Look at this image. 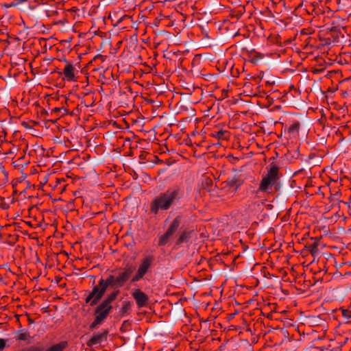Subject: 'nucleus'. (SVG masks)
<instances>
[{
  "instance_id": "39448f33",
  "label": "nucleus",
  "mask_w": 351,
  "mask_h": 351,
  "mask_svg": "<svg viewBox=\"0 0 351 351\" xmlns=\"http://www.w3.org/2000/svg\"><path fill=\"white\" fill-rule=\"evenodd\" d=\"M112 306H105L100 304L95 309V317L94 321L89 326L90 329L93 330L97 326L101 324L109 315Z\"/></svg>"
},
{
  "instance_id": "6ab92c4d",
  "label": "nucleus",
  "mask_w": 351,
  "mask_h": 351,
  "mask_svg": "<svg viewBox=\"0 0 351 351\" xmlns=\"http://www.w3.org/2000/svg\"><path fill=\"white\" fill-rule=\"evenodd\" d=\"M188 238H189V236H188L187 233L184 232V233L182 234L178 240V243L180 244V243H182L184 242H186L188 240Z\"/></svg>"
},
{
  "instance_id": "f257e3e1",
  "label": "nucleus",
  "mask_w": 351,
  "mask_h": 351,
  "mask_svg": "<svg viewBox=\"0 0 351 351\" xmlns=\"http://www.w3.org/2000/svg\"><path fill=\"white\" fill-rule=\"evenodd\" d=\"M184 195V190L179 186L168 188L156 195L150 202L149 212L157 215L179 205Z\"/></svg>"
},
{
  "instance_id": "9d476101",
  "label": "nucleus",
  "mask_w": 351,
  "mask_h": 351,
  "mask_svg": "<svg viewBox=\"0 0 351 351\" xmlns=\"http://www.w3.org/2000/svg\"><path fill=\"white\" fill-rule=\"evenodd\" d=\"M106 333L107 332L105 331L101 333L94 334L93 336L88 341V345L92 346L100 343L104 340Z\"/></svg>"
},
{
  "instance_id": "dca6fc26",
  "label": "nucleus",
  "mask_w": 351,
  "mask_h": 351,
  "mask_svg": "<svg viewBox=\"0 0 351 351\" xmlns=\"http://www.w3.org/2000/svg\"><path fill=\"white\" fill-rule=\"evenodd\" d=\"M300 130V123L294 121L289 128L288 132L290 134L295 136L298 134Z\"/></svg>"
},
{
  "instance_id": "4468645a",
  "label": "nucleus",
  "mask_w": 351,
  "mask_h": 351,
  "mask_svg": "<svg viewBox=\"0 0 351 351\" xmlns=\"http://www.w3.org/2000/svg\"><path fill=\"white\" fill-rule=\"evenodd\" d=\"M210 135L219 140H228L229 138L228 132L223 130H219L217 132H213Z\"/></svg>"
},
{
  "instance_id": "1a4fd4ad",
  "label": "nucleus",
  "mask_w": 351,
  "mask_h": 351,
  "mask_svg": "<svg viewBox=\"0 0 351 351\" xmlns=\"http://www.w3.org/2000/svg\"><path fill=\"white\" fill-rule=\"evenodd\" d=\"M14 339L16 341H29L31 339L30 333L26 330H19L14 332Z\"/></svg>"
},
{
  "instance_id": "a211bd4d",
  "label": "nucleus",
  "mask_w": 351,
  "mask_h": 351,
  "mask_svg": "<svg viewBox=\"0 0 351 351\" xmlns=\"http://www.w3.org/2000/svg\"><path fill=\"white\" fill-rule=\"evenodd\" d=\"M20 351H41L40 346H32L22 348Z\"/></svg>"
},
{
  "instance_id": "ddd939ff",
  "label": "nucleus",
  "mask_w": 351,
  "mask_h": 351,
  "mask_svg": "<svg viewBox=\"0 0 351 351\" xmlns=\"http://www.w3.org/2000/svg\"><path fill=\"white\" fill-rule=\"evenodd\" d=\"M239 186V184H237V181L234 180V178H232L231 180H228V182L226 183V186H224L223 189H225L227 186L229 187V189L230 190V193L228 195V197H231L234 194V193L236 192Z\"/></svg>"
},
{
  "instance_id": "aec40b11",
  "label": "nucleus",
  "mask_w": 351,
  "mask_h": 351,
  "mask_svg": "<svg viewBox=\"0 0 351 351\" xmlns=\"http://www.w3.org/2000/svg\"><path fill=\"white\" fill-rule=\"evenodd\" d=\"M342 315L346 319H350L351 317V311L349 310H343Z\"/></svg>"
},
{
  "instance_id": "0eeeda50",
  "label": "nucleus",
  "mask_w": 351,
  "mask_h": 351,
  "mask_svg": "<svg viewBox=\"0 0 351 351\" xmlns=\"http://www.w3.org/2000/svg\"><path fill=\"white\" fill-rule=\"evenodd\" d=\"M262 204L258 201H249L244 207L245 211L249 215H255L261 211Z\"/></svg>"
},
{
  "instance_id": "b1692460",
  "label": "nucleus",
  "mask_w": 351,
  "mask_h": 351,
  "mask_svg": "<svg viewBox=\"0 0 351 351\" xmlns=\"http://www.w3.org/2000/svg\"><path fill=\"white\" fill-rule=\"evenodd\" d=\"M29 322L30 324H32V323H33V321H32L31 319H29Z\"/></svg>"
},
{
  "instance_id": "f3484780",
  "label": "nucleus",
  "mask_w": 351,
  "mask_h": 351,
  "mask_svg": "<svg viewBox=\"0 0 351 351\" xmlns=\"http://www.w3.org/2000/svg\"><path fill=\"white\" fill-rule=\"evenodd\" d=\"M172 234H169V231L167 230V232L160 238L159 240V245H165L167 244V243L169 241V239L172 236Z\"/></svg>"
},
{
  "instance_id": "20e7f679",
  "label": "nucleus",
  "mask_w": 351,
  "mask_h": 351,
  "mask_svg": "<svg viewBox=\"0 0 351 351\" xmlns=\"http://www.w3.org/2000/svg\"><path fill=\"white\" fill-rule=\"evenodd\" d=\"M153 261L154 257L151 255L144 257L139 264L136 274L132 278L131 282H136L141 280L151 268Z\"/></svg>"
},
{
  "instance_id": "f8f14e48",
  "label": "nucleus",
  "mask_w": 351,
  "mask_h": 351,
  "mask_svg": "<svg viewBox=\"0 0 351 351\" xmlns=\"http://www.w3.org/2000/svg\"><path fill=\"white\" fill-rule=\"evenodd\" d=\"M182 221V217L178 215L176 217L173 221L171 222V225L169 226L167 230L169 231V234H173L176 230H178V227L180 226Z\"/></svg>"
},
{
  "instance_id": "412c9836",
  "label": "nucleus",
  "mask_w": 351,
  "mask_h": 351,
  "mask_svg": "<svg viewBox=\"0 0 351 351\" xmlns=\"http://www.w3.org/2000/svg\"><path fill=\"white\" fill-rule=\"evenodd\" d=\"M309 248V250L312 254H314L317 251V246L315 243L311 245Z\"/></svg>"
},
{
  "instance_id": "2eb2a0df",
  "label": "nucleus",
  "mask_w": 351,
  "mask_h": 351,
  "mask_svg": "<svg viewBox=\"0 0 351 351\" xmlns=\"http://www.w3.org/2000/svg\"><path fill=\"white\" fill-rule=\"evenodd\" d=\"M119 293L118 290L114 291L101 304L105 306H112L111 302L116 299Z\"/></svg>"
},
{
  "instance_id": "423d86ee",
  "label": "nucleus",
  "mask_w": 351,
  "mask_h": 351,
  "mask_svg": "<svg viewBox=\"0 0 351 351\" xmlns=\"http://www.w3.org/2000/svg\"><path fill=\"white\" fill-rule=\"evenodd\" d=\"M132 297L138 307L145 306L148 302V296L140 289H135L132 292Z\"/></svg>"
},
{
  "instance_id": "4be33fe9",
  "label": "nucleus",
  "mask_w": 351,
  "mask_h": 351,
  "mask_svg": "<svg viewBox=\"0 0 351 351\" xmlns=\"http://www.w3.org/2000/svg\"><path fill=\"white\" fill-rule=\"evenodd\" d=\"M6 347V340L0 338V350H3Z\"/></svg>"
},
{
  "instance_id": "6e6552de",
  "label": "nucleus",
  "mask_w": 351,
  "mask_h": 351,
  "mask_svg": "<svg viewBox=\"0 0 351 351\" xmlns=\"http://www.w3.org/2000/svg\"><path fill=\"white\" fill-rule=\"evenodd\" d=\"M64 62H66V64L63 71L64 78L69 82L75 81L74 66L72 64L68 62L66 60H64Z\"/></svg>"
},
{
  "instance_id": "9b49d317",
  "label": "nucleus",
  "mask_w": 351,
  "mask_h": 351,
  "mask_svg": "<svg viewBox=\"0 0 351 351\" xmlns=\"http://www.w3.org/2000/svg\"><path fill=\"white\" fill-rule=\"evenodd\" d=\"M66 341H61L58 343L52 345L48 348H45L43 346H40L41 351H63L67 347Z\"/></svg>"
},
{
  "instance_id": "5701e85b",
  "label": "nucleus",
  "mask_w": 351,
  "mask_h": 351,
  "mask_svg": "<svg viewBox=\"0 0 351 351\" xmlns=\"http://www.w3.org/2000/svg\"><path fill=\"white\" fill-rule=\"evenodd\" d=\"M55 112H60L62 110L64 111V114L66 112V109L63 108H56L54 110H53Z\"/></svg>"
},
{
  "instance_id": "7ed1b4c3",
  "label": "nucleus",
  "mask_w": 351,
  "mask_h": 351,
  "mask_svg": "<svg viewBox=\"0 0 351 351\" xmlns=\"http://www.w3.org/2000/svg\"><path fill=\"white\" fill-rule=\"evenodd\" d=\"M267 173L263 177L258 191L261 193H269L272 191V187L276 184L279 176L278 167L274 162L267 167Z\"/></svg>"
},
{
  "instance_id": "f03ea898",
  "label": "nucleus",
  "mask_w": 351,
  "mask_h": 351,
  "mask_svg": "<svg viewBox=\"0 0 351 351\" xmlns=\"http://www.w3.org/2000/svg\"><path fill=\"white\" fill-rule=\"evenodd\" d=\"M132 271L130 268H128L119 272L117 276L110 274L106 279L101 278L98 285L93 287L92 292L87 296L86 302H90L92 306L96 304L108 287L112 289L122 287L129 280Z\"/></svg>"
}]
</instances>
